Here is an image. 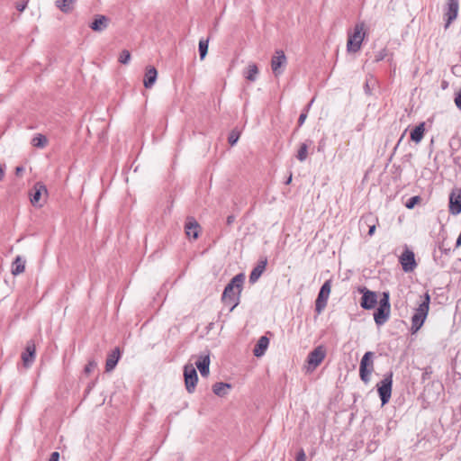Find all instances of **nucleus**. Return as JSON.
Wrapping results in <instances>:
<instances>
[{
  "label": "nucleus",
  "mask_w": 461,
  "mask_h": 461,
  "mask_svg": "<svg viewBox=\"0 0 461 461\" xmlns=\"http://www.w3.org/2000/svg\"><path fill=\"white\" fill-rule=\"evenodd\" d=\"M244 280L245 275L240 273L231 278L223 290L221 301L224 303H232L230 312H232L240 303Z\"/></svg>",
  "instance_id": "1"
},
{
  "label": "nucleus",
  "mask_w": 461,
  "mask_h": 461,
  "mask_svg": "<svg viewBox=\"0 0 461 461\" xmlns=\"http://www.w3.org/2000/svg\"><path fill=\"white\" fill-rule=\"evenodd\" d=\"M364 28L365 23L361 22L355 25L353 32H348L347 41L348 52L356 53L361 49L362 42L366 36Z\"/></svg>",
  "instance_id": "2"
},
{
  "label": "nucleus",
  "mask_w": 461,
  "mask_h": 461,
  "mask_svg": "<svg viewBox=\"0 0 461 461\" xmlns=\"http://www.w3.org/2000/svg\"><path fill=\"white\" fill-rule=\"evenodd\" d=\"M391 313L390 294L384 292L379 305L374 312V320L377 326L384 325L389 319Z\"/></svg>",
  "instance_id": "3"
},
{
  "label": "nucleus",
  "mask_w": 461,
  "mask_h": 461,
  "mask_svg": "<svg viewBox=\"0 0 461 461\" xmlns=\"http://www.w3.org/2000/svg\"><path fill=\"white\" fill-rule=\"evenodd\" d=\"M393 372L389 371L384 375V378L376 384L377 392L382 402L384 405L389 402L393 389Z\"/></svg>",
  "instance_id": "4"
},
{
  "label": "nucleus",
  "mask_w": 461,
  "mask_h": 461,
  "mask_svg": "<svg viewBox=\"0 0 461 461\" xmlns=\"http://www.w3.org/2000/svg\"><path fill=\"white\" fill-rule=\"evenodd\" d=\"M374 352L367 351L364 354L360 361L359 376L365 384L370 381V375L374 371Z\"/></svg>",
  "instance_id": "5"
},
{
  "label": "nucleus",
  "mask_w": 461,
  "mask_h": 461,
  "mask_svg": "<svg viewBox=\"0 0 461 461\" xmlns=\"http://www.w3.org/2000/svg\"><path fill=\"white\" fill-rule=\"evenodd\" d=\"M331 279H328L321 285L315 301V312L320 314L326 308L331 290Z\"/></svg>",
  "instance_id": "6"
},
{
  "label": "nucleus",
  "mask_w": 461,
  "mask_h": 461,
  "mask_svg": "<svg viewBox=\"0 0 461 461\" xmlns=\"http://www.w3.org/2000/svg\"><path fill=\"white\" fill-rule=\"evenodd\" d=\"M48 194V190L46 185L41 182H37L33 185V187L29 191L30 202L34 207H41L45 203V199L42 198V195L45 196Z\"/></svg>",
  "instance_id": "7"
},
{
  "label": "nucleus",
  "mask_w": 461,
  "mask_h": 461,
  "mask_svg": "<svg viewBox=\"0 0 461 461\" xmlns=\"http://www.w3.org/2000/svg\"><path fill=\"white\" fill-rule=\"evenodd\" d=\"M358 292L362 294L360 306L364 310H371L377 304V294L365 286L358 287Z\"/></svg>",
  "instance_id": "8"
},
{
  "label": "nucleus",
  "mask_w": 461,
  "mask_h": 461,
  "mask_svg": "<svg viewBox=\"0 0 461 461\" xmlns=\"http://www.w3.org/2000/svg\"><path fill=\"white\" fill-rule=\"evenodd\" d=\"M287 64V59L282 50H277L271 59V69L275 77H279L283 74L284 68Z\"/></svg>",
  "instance_id": "9"
},
{
  "label": "nucleus",
  "mask_w": 461,
  "mask_h": 461,
  "mask_svg": "<svg viewBox=\"0 0 461 461\" xmlns=\"http://www.w3.org/2000/svg\"><path fill=\"white\" fill-rule=\"evenodd\" d=\"M184 377L186 391L189 393H194L198 382V375L193 365L189 364L185 366Z\"/></svg>",
  "instance_id": "10"
},
{
  "label": "nucleus",
  "mask_w": 461,
  "mask_h": 461,
  "mask_svg": "<svg viewBox=\"0 0 461 461\" xmlns=\"http://www.w3.org/2000/svg\"><path fill=\"white\" fill-rule=\"evenodd\" d=\"M459 10L458 0H447V4L444 9V19H445V29H447L449 25L456 19Z\"/></svg>",
  "instance_id": "11"
},
{
  "label": "nucleus",
  "mask_w": 461,
  "mask_h": 461,
  "mask_svg": "<svg viewBox=\"0 0 461 461\" xmlns=\"http://www.w3.org/2000/svg\"><path fill=\"white\" fill-rule=\"evenodd\" d=\"M325 357L326 349L322 345H320L308 354L307 363L312 369H315Z\"/></svg>",
  "instance_id": "12"
},
{
  "label": "nucleus",
  "mask_w": 461,
  "mask_h": 461,
  "mask_svg": "<svg viewBox=\"0 0 461 461\" xmlns=\"http://www.w3.org/2000/svg\"><path fill=\"white\" fill-rule=\"evenodd\" d=\"M448 210L452 215L461 213V188L455 187L452 189L449 194Z\"/></svg>",
  "instance_id": "13"
},
{
  "label": "nucleus",
  "mask_w": 461,
  "mask_h": 461,
  "mask_svg": "<svg viewBox=\"0 0 461 461\" xmlns=\"http://www.w3.org/2000/svg\"><path fill=\"white\" fill-rule=\"evenodd\" d=\"M400 263L404 272L413 271L417 266L414 253L408 249H405L400 257Z\"/></svg>",
  "instance_id": "14"
},
{
  "label": "nucleus",
  "mask_w": 461,
  "mask_h": 461,
  "mask_svg": "<svg viewBox=\"0 0 461 461\" xmlns=\"http://www.w3.org/2000/svg\"><path fill=\"white\" fill-rule=\"evenodd\" d=\"M35 359V344L32 340L27 342L25 350L22 353V360L25 367L32 365Z\"/></svg>",
  "instance_id": "15"
},
{
  "label": "nucleus",
  "mask_w": 461,
  "mask_h": 461,
  "mask_svg": "<svg viewBox=\"0 0 461 461\" xmlns=\"http://www.w3.org/2000/svg\"><path fill=\"white\" fill-rule=\"evenodd\" d=\"M267 265V257L260 258L257 266L250 272L249 282L251 284L256 283L259 279L261 275L266 270Z\"/></svg>",
  "instance_id": "16"
},
{
  "label": "nucleus",
  "mask_w": 461,
  "mask_h": 461,
  "mask_svg": "<svg viewBox=\"0 0 461 461\" xmlns=\"http://www.w3.org/2000/svg\"><path fill=\"white\" fill-rule=\"evenodd\" d=\"M122 356V352L118 347L113 348L107 356L105 361V371L111 372L113 371L118 364Z\"/></svg>",
  "instance_id": "17"
},
{
  "label": "nucleus",
  "mask_w": 461,
  "mask_h": 461,
  "mask_svg": "<svg viewBox=\"0 0 461 461\" xmlns=\"http://www.w3.org/2000/svg\"><path fill=\"white\" fill-rule=\"evenodd\" d=\"M109 24V18L105 15L97 14L95 16L94 21L90 23L89 27L94 32H103L104 31Z\"/></svg>",
  "instance_id": "18"
},
{
  "label": "nucleus",
  "mask_w": 461,
  "mask_h": 461,
  "mask_svg": "<svg viewBox=\"0 0 461 461\" xmlns=\"http://www.w3.org/2000/svg\"><path fill=\"white\" fill-rule=\"evenodd\" d=\"M199 223L193 217L187 219L185 226V234L187 237L196 240L199 237Z\"/></svg>",
  "instance_id": "19"
},
{
  "label": "nucleus",
  "mask_w": 461,
  "mask_h": 461,
  "mask_svg": "<svg viewBox=\"0 0 461 461\" xmlns=\"http://www.w3.org/2000/svg\"><path fill=\"white\" fill-rule=\"evenodd\" d=\"M378 223V219L374 217L371 213L364 215L360 219V226L366 225L368 227V236H373L375 229L376 224Z\"/></svg>",
  "instance_id": "20"
},
{
  "label": "nucleus",
  "mask_w": 461,
  "mask_h": 461,
  "mask_svg": "<svg viewBox=\"0 0 461 461\" xmlns=\"http://www.w3.org/2000/svg\"><path fill=\"white\" fill-rule=\"evenodd\" d=\"M269 345V339L267 336H262L258 340L254 347L253 354L255 357H259L263 356Z\"/></svg>",
  "instance_id": "21"
},
{
  "label": "nucleus",
  "mask_w": 461,
  "mask_h": 461,
  "mask_svg": "<svg viewBox=\"0 0 461 461\" xmlns=\"http://www.w3.org/2000/svg\"><path fill=\"white\" fill-rule=\"evenodd\" d=\"M195 366L202 376H207L209 375V366H210V356L209 354L201 356L199 360L195 362Z\"/></svg>",
  "instance_id": "22"
},
{
  "label": "nucleus",
  "mask_w": 461,
  "mask_h": 461,
  "mask_svg": "<svg viewBox=\"0 0 461 461\" xmlns=\"http://www.w3.org/2000/svg\"><path fill=\"white\" fill-rule=\"evenodd\" d=\"M26 260L22 256H16L12 263L11 273L13 276H19L25 270Z\"/></svg>",
  "instance_id": "23"
},
{
  "label": "nucleus",
  "mask_w": 461,
  "mask_h": 461,
  "mask_svg": "<svg viewBox=\"0 0 461 461\" xmlns=\"http://www.w3.org/2000/svg\"><path fill=\"white\" fill-rule=\"evenodd\" d=\"M430 303V296L428 293L424 294V300L420 303L414 314L420 315L423 319L427 318Z\"/></svg>",
  "instance_id": "24"
},
{
  "label": "nucleus",
  "mask_w": 461,
  "mask_h": 461,
  "mask_svg": "<svg viewBox=\"0 0 461 461\" xmlns=\"http://www.w3.org/2000/svg\"><path fill=\"white\" fill-rule=\"evenodd\" d=\"M425 133V122H422L419 123L411 131V140L415 143H420L424 137Z\"/></svg>",
  "instance_id": "25"
},
{
  "label": "nucleus",
  "mask_w": 461,
  "mask_h": 461,
  "mask_svg": "<svg viewBox=\"0 0 461 461\" xmlns=\"http://www.w3.org/2000/svg\"><path fill=\"white\" fill-rule=\"evenodd\" d=\"M231 388V384L223 382L215 383L212 385V392L214 394L220 397H223L227 394V390Z\"/></svg>",
  "instance_id": "26"
},
{
  "label": "nucleus",
  "mask_w": 461,
  "mask_h": 461,
  "mask_svg": "<svg viewBox=\"0 0 461 461\" xmlns=\"http://www.w3.org/2000/svg\"><path fill=\"white\" fill-rule=\"evenodd\" d=\"M158 71L154 67L146 68V89L150 88L156 82Z\"/></svg>",
  "instance_id": "27"
},
{
  "label": "nucleus",
  "mask_w": 461,
  "mask_h": 461,
  "mask_svg": "<svg viewBox=\"0 0 461 461\" xmlns=\"http://www.w3.org/2000/svg\"><path fill=\"white\" fill-rule=\"evenodd\" d=\"M258 74V68L257 64L250 63L248 66L247 70L244 72V77L248 81L254 82L257 79Z\"/></svg>",
  "instance_id": "28"
},
{
  "label": "nucleus",
  "mask_w": 461,
  "mask_h": 461,
  "mask_svg": "<svg viewBox=\"0 0 461 461\" xmlns=\"http://www.w3.org/2000/svg\"><path fill=\"white\" fill-rule=\"evenodd\" d=\"M76 0H56V6L63 13L68 14L72 11Z\"/></svg>",
  "instance_id": "29"
},
{
  "label": "nucleus",
  "mask_w": 461,
  "mask_h": 461,
  "mask_svg": "<svg viewBox=\"0 0 461 461\" xmlns=\"http://www.w3.org/2000/svg\"><path fill=\"white\" fill-rule=\"evenodd\" d=\"M312 141L310 140H308L305 142L301 144L300 149H298V152L296 155V158L299 161L303 162L307 158L308 147H309V145H312Z\"/></svg>",
  "instance_id": "30"
},
{
  "label": "nucleus",
  "mask_w": 461,
  "mask_h": 461,
  "mask_svg": "<svg viewBox=\"0 0 461 461\" xmlns=\"http://www.w3.org/2000/svg\"><path fill=\"white\" fill-rule=\"evenodd\" d=\"M425 320L420 315L413 314L411 317V333H416L422 327Z\"/></svg>",
  "instance_id": "31"
},
{
  "label": "nucleus",
  "mask_w": 461,
  "mask_h": 461,
  "mask_svg": "<svg viewBox=\"0 0 461 461\" xmlns=\"http://www.w3.org/2000/svg\"><path fill=\"white\" fill-rule=\"evenodd\" d=\"M48 143L45 135L38 133L32 140V145L35 148L43 149Z\"/></svg>",
  "instance_id": "32"
},
{
  "label": "nucleus",
  "mask_w": 461,
  "mask_h": 461,
  "mask_svg": "<svg viewBox=\"0 0 461 461\" xmlns=\"http://www.w3.org/2000/svg\"><path fill=\"white\" fill-rule=\"evenodd\" d=\"M387 57H388V61L390 63H392L393 58V53H389L387 48H384V49L380 50L379 51H377L375 53V62H380V61L384 60Z\"/></svg>",
  "instance_id": "33"
},
{
  "label": "nucleus",
  "mask_w": 461,
  "mask_h": 461,
  "mask_svg": "<svg viewBox=\"0 0 461 461\" xmlns=\"http://www.w3.org/2000/svg\"><path fill=\"white\" fill-rule=\"evenodd\" d=\"M208 44H209V39H201L199 41V55L200 59L203 60L208 52Z\"/></svg>",
  "instance_id": "34"
},
{
  "label": "nucleus",
  "mask_w": 461,
  "mask_h": 461,
  "mask_svg": "<svg viewBox=\"0 0 461 461\" xmlns=\"http://www.w3.org/2000/svg\"><path fill=\"white\" fill-rule=\"evenodd\" d=\"M420 200L421 198L419 195L412 196L406 202L405 206L408 209H413L415 205L420 202Z\"/></svg>",
  "instance_id": "35"
},
{
  "label": "nucleus",
  "mask_w": 461,
  "mask_h": 461,
  "mask_svg": "<svg viewBox=\"0 0 461 461\" xmlns=\"http://www.w3.org/2000/svg\"><path fill=\"white\" fill-rule=\"evenodd\" d=\"M131 59V53L127 50H123L119 57V62L122 64H128Z\"/></svg>",
  "instance_id": "36"
},
{
  "label": "nucleus",
  "mask_w": 461,
  "mask_h": 461,
  "mask_svg": "<svg viewBox=\"0 0 461 461\" xmlns=\"http://www.w3.org/2000/svg\"><path fill=\"white\" fill-rule=\"evenodd\" d=\"M240 138V132L236 131H232L228 138V141L230 146H233L237 143L238 140Z\"/></svg>",
  "instance_id": "37"
},
{
  "label": "nucleus",
  "mask_w": 461,
  "mask_h": 461,
  "mask_svg": "<svg viewBox=\"0 0 461 461\" xmlns=\"http://www.w3.org/2000/svg\"><path fill=\"white\" fill-rule=\"evenodd\" d=\"M433 374V369L431 366H426L424 369H423V372H422V375H421V380L422 381H426V380H429L430 377H431V375Z\"/></svg>",
  "instance_id": "38"
},
{
  "label": "nucleus",
  "mask_w": 461,
  "mask_h": 461,
  "mask_svg": "<svg viewBox=\"0 0 461 461\" xmlns=\"http://www.w3.org/2000/svg\"><path fill=\"white\" fill-rule=\"evenodd\" d=\"M370 81L375 82V80L373 78L372 76H370V78L366 80V83L364 85V90L365 93L368 95H372L371 87H370Z\"/></svg>",
  "instance_id": "39"
},
{
  "label": "nucleus",
  "mask_w": 461,
  "mask_h": 461,
  "mask_svg": "<svg viewBox=\"0 0 461 461\" xmlns=\"http://www.w3.org/2000/svg\"><path fill=\"white\" fill-rule=\"evenodd\" d=\"M96 366L97 364L95 361H88L84 368V372L86 374H90L96 367Z\"/></svg>",
  "instance_id": "40"
},
{
  "label": "nucleus",
  "mask_w": 461,
  "mask_h": 461,
  "mask_svg": "<svg viewBox=\"0 0 461 461\" xmlns=\"http://www.w3.org/2000/svg\"><path fill=\"white\" fill-rule=\"evenodd\" d=\"M455 104L456 107L461 111V90L456 94L455 97Z\"/></svg>",
  "instance_id": "41"
},
{
  "label": "nucleus",
  "mask_w": 461,
  "mask_h": 461,
  "mask_svg": "<svg viewBox=\"0 0 461 461\" xmlns=\"http://www.w3.org/2000/svg\"><path fill=\"white\" fill-rule=\"evenodd\" d=\"M307 118L306 113H302L298 118V127H301Z\"/></svg>",
  "instance_id": "42"
},
{
  "label": "nucleus",
  "mask_w": 461,
  "mask_h": 461,
  "mask_svg": "<svg viewBox=\"0 0 461 461\" xmlns=\"http://www.w3.org/2000/svg\"><path fill=\"white\" fill-rule=\"evenodd\" d=\"M59 453L55 451L50 454L49 461H59Z\"/></svg>",
  "instance_id": "43"
},
{
  "label": "nucleus",
  "mask_w": 461,
  "mask_h": 461,
  "mask_svg": "<svg viewBox=\"0 0 461 461\" xmlns=\"http://www.w3.org/2000/svg\"><path fill=\"white\" fill-rule=\"evenodd\" d=\"M27 6V3L26 2H21V3H18L16 5V9L19 11V12H23L25 10Z\"/></svg>",
  "instance_id": "44"
},
{
  "label": "nucleus",
  "mask_w": 461,
  "mask_h": 461,
  "mask_svg": "<svg viewBox=\"0 0 461 461\" xmlns=\"http://www.w3.org/2000/svg\"><path fill=\"white\" fill-rule=\"evenodd\" d=\"M296 461H305V453L303 449L297 454Z\"/></svg>",
  "instance_id": "45"
},
{
  "label": "nucleus",
  "mask_w": 461,
  "mask_h": 461,
  "mask_svg": "<svg viewBox=\"0 0 461 461\" xmlns=\"http://www.w3.org/2000/svg\"><path fill=\"white\" fill-rule=\"evenodd\" d=\"M234 220H235V217H234L233 215H229V216L227 217V219H226V223H227L228 225H230V224H232V223H233Z\"/></svg>",
  "instance_id": "46"
},
{
  "label": "nucleus",
  "mask_w": 461,
  "mask_h": 461,
  "mask_svg": "<svg viewBox=\"0 0 461 461\" xmlns=\"http://www.w3.org/2000/svg\"><path fill=\"white\" fill-rule=\"evenodd\" d=\"M314 99H312V101L305 106V108L303 109V111L302 113H306V114L308 115V111L312 105V104L313 103Z\"/></svg>",
  "instance_id": "47"
},
{
  "label": "nucleus",
  "mask_w": 461,
  "mask_h": 461,
  "mask_svg": "<svg viewBox=\"0 0 461 461\" xmlns=\"http://www.w3.org/2000/svg\"><path fill=\"white\" fill-rule=\"evenodd\" d=\"M314 99H312V101L305 106V108L303 109V111L302 113H306V114L308 115V111L312 105V104L313 103Z\"/></svg>",
  "instance_id": "48"
},
{
  "label": "nucleus",
  "mask_w": 461,
  "mask_h": 461,
  "mask_svg": "<svg viewBox=\"0 0 461 461\" xmlns=\"http://www.w3.org/2000/svg\"><path fill=\"white\" fill-rule=\"evenodd\" d=\"M314 99H312V101L305 106V108L303 109V111L302 113H306V114L308 115V111L312 105V104L313 103Z\"/></svg>",
  "instance_id": "49"
},
{
  "label": "nucleus",
  "mask_w": 461,
  "mask_h": 461,
  "mask_svg": "<svg viewBox=\"0 0 461 461\" xmlns=\"http://www.w3.org/2000/svg\"><path fill=\"white\" fill-rule=\"evenodd\" d=\"M24 170L23 167H17L15 168V174L19 176Z\"/></svg>",
  "instance_id": "50"
},
{
  "label": "nucleus",
  "mask_w": 461,
  "mask_h": 461,
  "mask_svg": "<svg viewBox=\"0 0 461 461\" xmlns=\"http://www.w3.org/2000/svg\"><path fill=\"white\" fill-rule=\"evenodd\" d=\"M5 176V170L0 167V182L4 179Z\"/></svg>",
  "instance_id": "51"
},
{
  "label": "nucleus",
  "mask_w": 461,
  "mask_h": 461,
  "mask_svg": "<svg viewBox=\"0 0 461 461\" xmlns=\"http://www.w3.org/2000/svg\"><path fill=\"white\" fill-rule=\"evenodd\" d=\"M292 181V173L290 174L289 177L286 179V181L285 182V185H289Z\"/></svg>",
  "instance_id": "52"
},
{
  "label": "nucleus",
  "mask_w": 461,
  "mask_h": 461,
  "mask_svg": "<svg viewBox=\"0 0 461 461\" xmlns=\"http://www.w3.org/2000/svg\"><path fill=\"white\" fill-rule=\"evenodd\" d=\"M91 389H92V385H90V384H89V385L87 386L86 393H88L90 392V390H91Z\"/></svg>",
  "instance_id": "53"
}]
</instances>
